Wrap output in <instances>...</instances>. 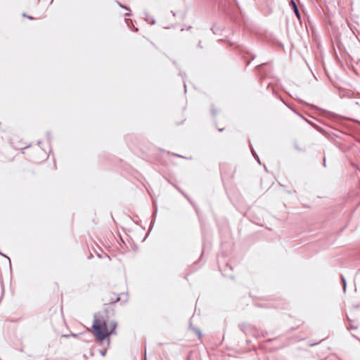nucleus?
<instances>
[{
  "instance_id": "7ed1b4c3",
  "label": "nucleus",
  "mask_w": 360,
  "mask_h": 360,
  "mask_svg": "<svg viewBox=\"0 0 360 360\" xmlns=\"http://www.w3.org/2000/svg\"><path fill=\"white\" fill-rule=\"evenodd\" d=\"M343 281V284H344V290H345L346 289V281L345 279L342 280Z\"/></svg>"
},
{
  "instance_id": "f03ea898",
  "label": "nucleus",
  "mask_w": 360,
  "mask_h": 360,
  "mask_svg": "<svg viewBox=\"0 0 360 360\" xmlns=\"http://www.w3.org/2000/svg\"><path fill=\"white\" fill-rule=\"evenodd\" d=\"M291 4H292V5L293 6L294 11H295V13L296 15H297V17H299L300 14H299V11H298V9H297V6H296L295 3L293 1H291Z\"/></svg>"
},
{
  "instance_id": "f257e3e1",
  "label": "nucleus",
  "mask_w": 360,
  "mask_h": 360,
  "mask_svg": "<svg viewBox=\"0 0 360 360\" xmlns=\"http://www.w3.org/2000/svg\"><path fill=\"white\" fill-rule=\"evenodd\" d=\"M115 327L112 322L108 323L103 319H96L93 324V331L96 338L102 341L114 333Z\"/></svg>"
}]
</instances>
